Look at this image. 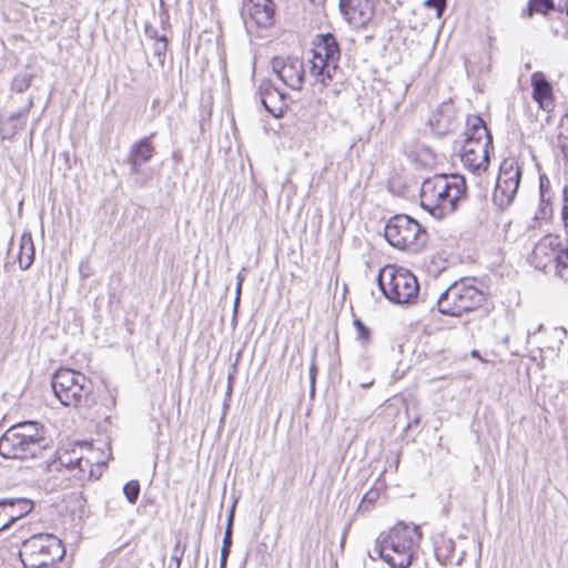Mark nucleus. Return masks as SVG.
<instances>
[{
    "label": "nucleus",
    "instance_id": "f257e3e1",
    "mask_svg": "<svg viewBox=\"0 0 568 568\" xmlns=\"http://www.w3.org/2000/svg\"><path fill=\"white\" fill-rule=\"evenodd\" d=\"M318 41L312 51L313 57L310 61V77L313 79L312 85L332 88L334 93L339 92V87L345 82V74L339 68L341 49L336 38L327 32L317 36Z\"/></svg>",
    "mask_w": 568,
    "mask_h": 568
},
{
    "label": "nucleus",
    "instance_id": "f03ea898",
    "mask_svg": "<svg viewBox=\"0 0 568 568\" xmlns=\"http://www.w3.org/2000/svg\"><path fill=\"white\" fill-rule=\"evenodd\" d=\"M420 538L418 526L397 524L377 538L374 550L390 568H409Z\"/></svg>",
    "mask_w": 568,
    "mask_h": 568
},
{
    "label": "nucleus",
    "instance_id": "7ed1b4c3",
    "mask_svg": "<svg viewBox=\"0 0 568 568\" xmlns=\"http://www.w3.org/2000/svg\"><path fill=\"white\" fill-rule=\"evenodd\" d=\"M48 447L44 427L33 420L12 425L0 437V455L8 459L34 458Z\"/></svg>",
    "mask_w": 568,
    "mask_h": 568
},
{
    "label": "nucleus",
    "instance_id": "20e7f679",
    "mask_svg": "<svg viewBox=\"0 0 568 568\" xmlns=\"http://www.w3.org/2000/svg\"><path fill=\"white\" fill-rule=\"evenodd\" d=\"M377 283L383 295L398 305H414L426 302V294L420 295L416 276L408 270L386 265L379 270Z\"/></svg>",
    "mask_w": 568,
    "mask_h": 568
},
{
    "label": "nucleus",
    "instance_id": "39448f33",
    "mask_svg": "<svg viewBox=\"0 0 568 568\" xmlns=\"http://www.w3.org/2000/svg\"><path fill=\"white\" fill-rule=\"evenodd\" d=\"M51 387L63 406L90 408L95 404L92 382L78 371L59 368L51 378Z\"/></svg>",
    "mask_w": 568,
    "mask_h": 568
},
{
    "label": "nucleus",
    "instance_id": "423d86ee",
    "mask_svg": "<svg viewBox=\"0 0 568 568\" xmlns=\"http://www.w3.org/2000/svg\"><path fill=\"white\" fill-rule=\"evenodd\" d=\"M485 302V294L466 281L453 283L439 295H434L429 302L433 310L437 306L439 313L449 316H460L463 313L477 310Z\"/></svg>",
    "mask_w": 568,
    "mask_h": 568
},
{
    "label": "nucleus",
    "instance_id": "0eeeda50",
    "mask_svg": "<svg viewBox=\"0 0 568 568\" xmlns=\"http://www.w3.org/2000/svg\"><path fill=\"white\" fill-rule=\"evenodd\" d=\"M384 236L393 247L410 252H419L428 241L426 229L406 214L392 216L385 225Z\"/></svg>",
    "mask_w": 568,
    "mask_h": 568
},
{
    "label": "nucleus",
    "instance_id": "6e6552de",
    "mask_svg": "<svg viewBox=\"0 0 568 568\" xmlns=\"http://www.w3.org/2000/svg\"><path fill=\"white\" fill-rule=\"evenodd\" d=\"M530 263L537 268L545 271L549 265H554L559 277L568 281V237L565 247L558 235L548 234L536 243Z\"/></svg>",
    "mask_w": 568,
    "mask_h": 568
},
{
    "label": "nucleus",
    "instance_id": "1a4fd4ad",
    "mask_svg": "<svg viewBox=\"0 0 568 568\" xmlns=\"http://www.w3.org/2000/svg\"><path fill=\"white\" fill-rule=\"evenodd\" d=\"M521 179V168L515 158H506L499 165L493 199L495 204L504 209L514 201Z\"/></svg>",
    "mask_w": 568,
    "mask_h": 568
},
{
    "label": "nucleus",
    "instance_id": "9d476101",
    "mask_svg": "<svg viewBox=\"0 0 568 568\" xmlns=\"http://www.w3.org/2000/svg\"><path fill=\"white\" fill-rule=\"evenodd\" d=\"M45 552L53 557H64L65 549L57 536L37 534L22 542L19 556L24 568H33L34 559Z\"/></svg>",
    "mask_w": 568,
    "mask_h": 568
},
{
    "label": "nucleus",
    "instance_id": "9b49d317",
    "mask_svg": "<svg viewBox=\"0 0 568 568\" xmlns=\"http://www.w3.org/2000/svg\"><path fill=\"white\" fill-rule=\"evenodd\" d=\"M445 180L444 187L439 191L438 201L430 214L437 219H443L457 209L458 202L466 196V182L459 174H450Z\"/></svg>",
    "mask_w": 568,
    "mask_h": 568
},
{
    "label": "nucleus",
    "instance_id": "f8f14e48",
    "mask_svg": "<svg viewBox=\"0 0 568 568\" xmlns=\"http://www.w3.org/2000/svg\"><path fill=\"white\" fill-rule=\"evenodd\" d=\"M276 77L290 89L301 90L305 80V65L302 59L291 55L274 57L271 61Z\"/></svg>",
    "mask_w": 568,
    "mask_h": 568
},
{
    "label": "nucleus",
    "instance_id": "ddd939ff",
    "mask_svg": "<svg viewBox=\"0 0 568 568\" xmlns=\"http://www.w3.org/2000/svg\"><path fill=\"white\" fill-rule=\"evenodd\" d=\"M338 9L344 20L354 28H364L375 14L374 0H339Z\"/></svg>",
    "mask_w": 568,
    "mask_h": 568
},
{
    "label": "nucleus",
    "instance_id": "4468645a",
    "mask_svg": "<svg viewBox=\"0 0 568 568\" xmlns=\"http://www.w3.org/2000/svg\"><path fill=\"white\" fill-rule=\"evenodd\" d=\"M59 462L65 466L80 481L99 479L102 475L103 468L106 465L105 459L93 460V457L80 456L75 459L71 458L68 454L61 456Z\"/></svg>",
    "mask_w": 568,
    "mask_h": 568
},
{
    "label": "nucleus",
    "instance_id": "2eb2a0df",
    "mask_svg": "<svg viewBox=\"0 0 568 568\" xmlns=\"http://www.w3.org/2000/svg\"><path fill=\"white\" fill-rule=\"evenodd\" d=\"M261 103L274 118L283 115L287 109V94L276 88L271 80H262L258 85Z\"/></svg>",
    "mask_w": 568,
    "mask_h": 568
},
{
    "label": "nucleus",
    "instance_id": "dca6fc26",
    "mask_svg": "<svg viewBox=\"0 0 568 568\" xmlns=\"http://www.w3.org/2000/svg\"><path fill=\"white\" fill-rule=\"evenodd\" d=\"M428 123L434 133L445 135L455 129V108L452 101H444L430 115Z\"/></svg>",
    "mask_w": 568,
    "mask_h": 568
},
{
    "label": "nucleus",
    "instance_id": "f3484780",
    "mask_svg": "<svg viewBox=\"0 0 568 568\" xmlns=\"http://www.w3.org/2000/svg\"><path fill=\"white\" fill-rule=\"evenodd\" d=\"M532 99L539 104L540 109L550 111L554 108L552 85L546 75L536 71L531 74Z\"/></svg>",
    "mask_w": 568,
    "mask_h": 568
},
{
    "label": "nucleus",
    "instance_id": "a211bd4d",
    "mask_svg": "<svg viewBox=\"0 0 568 568\" xmlns=\"http://www.w3.org/2000/svg\"><path fill=\"white\" fill-rule=\"evenodd\" d=\"M447 176L448 175L446 174H436L432 178L425 179L422 183L420 204L429 213L438 201L439 191L444 187L445 180H448Z\"/></svg>",
    "mask_w": 568,
    "mask_h": 568
},
{
    "label": "nucleus",
    "instance_id": "6ab92c4d",
    "mask_svg": "<svg viewBox=\"0 0 568 568\" xmlns=\"http://www.w3.org/2000/svg\"><path fill=\"white\" fill-rule=\"evenodd\" d=\"M150 136H144L132 144L128 156V163L132 173L138 174L142 164L149 162L154 153V146Z\"/></svg>",
    "mask_w": 568,
    "mask_h": 568
},
{
    "label": "nucleus",
    "instance_id": "aec40b11",
    "mask_svg": "<svg viewBox=\"0 0 568 568\" xmlns=\"http://www.w3.org/2000/svg\"><path fill=\"white\" fill-rule=\"evenodd\" d=\"M247 10L258 27L267 28L273 24L275 13L273 0H248Z\"/></svg>",
    "mask_w": 568,
    "mask_h": 568
},
{
    "label": "nucleus",
    "instance_id": "412c9836",
    "mask_svg": "<svg viewBox=\"0 0 568 568\" xmlns=\"http://www.w3.org/2000/svg\"><path fill=\"white\" fill-rule=\"evenodd\" d=\"M490 150L473 151V149H460V160L465 168L474 174L479 175L485 172L489 164Z\"/></svg>",
    "mask_w": 568,
    "mask_h": 568
},
{
    "label": "nucleus",
    "instance_id": "4be33fe9",
    "mask_svg": "<svg viewBox=\"0 0 568 568\" xmlns=\"http://www.w3.org/2000/svg\"><path fill=\"white\" fill-rule=\"evenodd\" d=\"M4 500L7 511H4L2 515L3 517L8 518V526L30 514L34 507L33 501L29 498L12 497L4 498Z\"/></svg>",
    "mask_w": 568,
    "mask_h": 568
},
{
    "label": "nucleus",
    "instance_id": "5701e85b",
    "mask_svg": "<svg viewBox=\"0 0 568 568\" xmlns=\"http://www.w3.org/2000/svg\"><path fill=\"white\" fill-rule=\"evenodd\" d=\"M34 244L31 233L24 232L20 237L18 263L21 270H28L34 261Z\"/></svg>",
    "mask_w": 568,
    "mask_h": 568
},
{
    "label": "nucleus",
    "instance_id": "b1692460",
    "mask_svg": "<svg viewBox=\"0 0 568 568\" xmlns=\"http://www.w3.org/2000/svg\"><path fill=\"white\" fill-rule=\"evenodd\" d=\"M466 126L464 141L486 140L488 136H493L486 126V123L479 115H469L467 118Z\"/></svg>",
    "mask_w": 568,
    "mask_h": 568
},
{
    "label": "nucleus",
    "instance_id": "393cba45",
    "mask_svg": "<svg viewBox=\"0 0 568 568\" xmlns=\"http://www.w3.org/2000/svg\"><path fill=\"white\" fill-rule=\"evenodd\" d=\"M34 75L31 72L22 71L18 73L12 82H11V90L17 93H22L26 90H28L32 83Z\"/></svg>",
    "mask_w": 568,
    "mask_h": 568
},
{
    "label": "nucleus",
    "instance_id": "a878e982",
    "mask_svg": "<svg viewBox=\"0 0 568 568\" xmlns=\"http://www.w3.org/2000/svg\"><path fill=\"white\" fill-rule=\"evenodd\" d=\"M555 9L552 0H529L528 16L531 17L535 12L547 14Z\"/></svg>",
    "mask_w": 568,
    "mask_h": 568
},
{
    "label": "nucleus",
    "instance_id": "bb28decb",
    "mask_svg": "<svg viewBox=\"0 0 568 568\" xmlns=\"http://www.w3.org/2000/svg\"><path fill=\"white\" fill-rule=\"evenodd\" d=\"M232 534L233 530L231 529H225L224 531L223 544L221 548L220 568H226L227 558L230 556L232 547Z\"/></svg>",
    "mask_w": 568,
    "mask_h": 568
},
{
    "label": "nucleus",
    "instance_id": "cd10ccee",
    "mask_svg": "<svg viewBox=\"0 0 568 568\" xmlns=\"http://www.w3.org/2000/svg\"><path fill=\"white\" fill-rule=\"evenodd\" d=\"M473 149V151H477V154L479 153V151H483V150H493L494 149V145H493V136H488V139L486 140H477V141H464L463 145L460 149Z\"/></svg>",
    "mask_w": 568,
    "mask_h": 568
},
{
    "label": "nucleus",
    "instance_id": "c85d7f7f",
    "mask_svg": "<svg viewBox=\"0 0 568 568\" xmlns=\"http://www.w3.org/2000/svg\"><path fill=\"white\" fill-rule=\"evenodd\" d=\"M166 50H168L166 36H161L160 38H156V41L153 44V55L158 58V61L161 67L164 65Z\"/></svg>",
    "mask_w": 568,
    "mask_h": 568
},
{
    "label": "nucleus",
    "instance_id": "c756f323",
    "mask_svg": "<svg viewBox=\"0 0 568 568\" xmlns=\"http://www.w3.org/2000/svg\"><path fill=\"white\" fill-rule=\"evenodd\" d=\"M123 494L130 504H135L140 495L138 480H130L123 486Z\"/></svg>",
    "mask_w": 568,
    "mask_h": 568
},
{
    "label": "nucleus",
    "instance_id": "7c9ffc66",
    "mask_svg": "<svg viewBox=\"0 0 568 568\" xmlns=\"http://www.w3.org/2000/svg\"><path fill=\"white\" fill-rule=\"evenodd\" d=\"M559 129L558 146L560 148L564 158L568 161V121L561 122Z\"/></svg>",
    "mask_w": 568,
    "mask_h": 568
},
{
    "label": "nucleus",
    "instance_id": "2f4dec72",
    "mask_svg": "<svg viewBox=\"0 0 568 568\" xmlns=\"http://www.w3.org/2000/svg\"><path fill=\"white\" fill-rule=\"evenodd\" d=\"M551 191H549V194L545 195V197L540 195L539 211L538 213H536L535 219H546L548 215L551 214Z\"/></svg>",
    "mask_w": 568,
    "mask_h": 568
},
{
    "label": "nucleus",
    "instance_id": "473e14b6",
    "mask_svg": "<svg viewBox=\"0 0 568 568\" xmlns=\"http://www.w3.org/2000/svg\"><path fill=\"white\" fill-rule=\"evenodd\" d=\"M354 326L357 333V339L362 342L365 346L371 343V331L369 328L359 320H354Z\"/></svg>",
    "mask_w": 568,
    "mask_h": 568
},
{
    "label": "nucleus",
    "instance_id": "72a5a7b5",
    "mask_svg": "<svg viewBox=\"0 0 568 568\" xmlns=\"http://www.w3.org/2000/svg\"><path fill=\"white\" fill-rule=\"evenodd\" d=\"M379 494L377 490L367 491L359 504L358 510H368L369 506H373Z\"/></svg>",
    "mask_w": 568,
    "mask_h": 568
},
{
    "label": "nucleus",
    "instance_id": "f704fd0d",
    "mask_svg": "<svg viewBox=\"0 0 568 568\" xmlns=\"http://www.w3.org/2000/svg\"><path fill=\"white\" fill-rule=\"evenodd\" d=\"M562 196H564V205L561 209V220L564 223L566 236L568 237V185L564 187Z\"/></svg>",
    "mask_w": 568,
    "mask_h": 568
},
{
    "label": "nucleus",
    "instance_id": "c9c22d12",
    "mask_svg": "<svg viewBox=\"0 0 568 568\" xmlns=\"http://www.w3.org/2000/svg\"><path fill=\"white\" fill-rule=\"evenodd\" d=\"M352 378L353 382L358 385V387L364 389L372 387L375 382V378L372 376L361 378L358 375L354 374Z\"/></svg>",
    "mask_w": 568,
    "mask_h": 568
},
{
    "label": "nucleus",
    "instance_id": "e433bc0d",
    "mask_svg": "<svg viewBox=\"0 0 568 568\" xmlns=\"http://www.w3.org/2000/svg\"><path fill=\"white\" fill-rule=\"evenodd\" d=\"M426 7H433L436 9L437 17L439 18L446 8V0H425Z\"/></svg>",
    "mask_w": 568,
    "mask_h": 568
},
{
    "label": "nucleus",
    "instance_id": "4c0bfd02",
    "mask_svg": "<svg viewBox=\"0 0 568 568\" xmlns=\"http://www.w3.org/2000/svg\"><path fill=\"white\" fill-rule=\"evenodd\" d=\"M550 191V181L546 175H540L539 178V193L542 197L548 195Z\"/></svg>",
    "mask_w": 568,
    "mask_h": 568
},
{
    "label": "nucleus",
    "instance_id": "58836bf2",
    "mask_svg": "<svg viewBox=\"0 0 568 568\" xmlns=\"http://www.w3.org/2000/svg\"><path fill=\"white\" fill-rule=\"evenodd\" d=\"M315 357H316V349L314 348L313 349V355H312V363L310 365V371H308V374H310V381H311V385H312V389L314 388V385H315V378H316V373H317V367H316V363H315Z\"/></svg>",
    "mask_w": 568,
    "mask_h": 568
},
{
    "label": "nucleus",
    "instance_id": "ea45409f",
    "mask_svg": "<svg viewBox=\"0 0 568 568\" xmlns=\"http://www.w3.org/2000/svg\"><path fill=\"white\" fill-rule=\"evenodd\" d=\"M7 511L6 509V500L4 498H1L0 499V531L4 530L6 528H8V518L3 517V513Z\"/></svg>",
    "mask_w": 568,
    "mask_h": 568
},
{
    "label": "nucleus",
    "instance_id": "a19ab883",
    "mask_svg": "<svg viewBox=\"0 0 568 568\" xmlns=\"http://www.w3.org/2000/svg\"><path fill=\"white\" fill-rule=\"evenodd\" d=\"M33 101H34L33 97H30L27 104L24 105V108L21 109L18 113L12 114L11 119L27 115L29 113V111L31 110V108L33 106Z\"/></svg>",
    "mask_w": 568,
    "mask_h": 568
},
{
    "label": "nucleus",
    "instance_id": "79ce46f5",
    "mask_svg": "<svg viewBox=\"0 0 568 568\" xmlns=\"http://www.w3.org/2000/svg\"><path fill=\"white\" fill-rule=\"evenodd\" d=\"M144 33L148 38L154 40V42L156 41V38L161 37L158 34V30L151 24L145 26Z\"/></svg>",
    "mask_w": 568,
    "mask_h": 568
},
{
    "label": "nucleus",
    "instance_id": "37998d69",
    "mask_svg": "<svg viewBox=\"0 0 568 568\" xmlns=\"http://www.w3.org/2000/svg\"><path fill=\"white\" fill-rule=\"evenodd\" d=\"M256 554L264 560L268 554V547L265 542H260L256 546Z\"/></svg>",
    "mask_w": 568,
    "mask_h": 568
},
{
    "label": "nucleus",
    "instance_id": "c03bdc74",
    "mask_svg": "<svg viewBox=\"0 0 568 568\" xmlns=\"http://www.w3.org/2000/svg\"><path fill=\"white\" fill-rule=\"evenodd\" d=\"M183 551H179V544L175 546L172 560L175 561V568H180L181 561H182Z\"/></svg>",
    "mask_w": 568,
    "mask_h": 568
},
{
    "label": "nucleus",
    "instance_id": "a18cd8bd",
    "mask_svg": "<svg viewBox=\"0 0 568 568\" xmlns=\"http://www.w3.org/2000/svg\"><path fill=\"white\" fill-rule=\"evenodd\" d=\"M234 509H235V504H233V506L230 509V513H229V516H227V524H226V528L225 529H231L232 530V528H233Z\"/></svg>",
    "mask_w": 568,
    "mask_h": 568
},
{
    "label": "nucleus",
    "instance_id": "49530a36",
    "mask_svg": "<svg viewBox=\"0 0 568 568\" xmlns=\"http://www.w3.org/2000/svg\"><path fill=\"white\" fill-rule=\"evenodd\" d=\"M103 453H101L102 455ZM87 457H93V460H97V459H102L100 457V453L93 448H90L89 452H88V456Z\"/></svg>",
    "mask_w": 568,
    "mask_h": 568
},
{
    "label": "nucleus",
    "instance_id": "de8ad7c7",
    "mask_svg": "<svg viewBox=\"0 0 568 568\" xmlns=\"http://www.w3.org/2000/svg\"><path fill=\"white\" fill-rule=\"evenodd\" d=\"M240 301H241V300H236V297L234 298V304H233V321H235V320H236V315H237L239 306H240Z\"/></svg>",
    "mask_w": 568,
    "mask_h": 568
},
{
    "label": "nucleus",
    "instance_id": "09e8293b",
    "mask_svg": "<svg viewBox=\"0 0 568 568\" xmlns=\"http://www.w3.org/2000/svg\"><path fill=\"white\" fill-rule=\"evenodd\" d=\"M559 7L561 11H565L568 16V0H562L559 2Z\"/></svg>",
    "mask_w": 568,
    "mask_h": 568
},
{
    "label": "nucleus",
    "instance_id": "8fccbe9b",
    "mask_svg": "<svg viewBox=\"0 0 568 568\" xmlns=\"http://www.w3.org/2000/svg\"><path fill=\"white\" fill-rule=\"evenodd\" d=\"M243 271H244V268L237 274V276H236L237 283L236 284H240V285L243 284V282H244Z\"/></svg>",
    "mask_w": 568,
    "mask_h": 568
},
{
    "label": "nucleus",
    "instance_id": "3c124183",
    "mask_svg": "<svg viewBox=\"0 0 568 568\" xmlns=\"http://www.w3.org/2000/svg\"><path fill=\"white\" fill-rule=\"evenodd\" d=\"M241 291H242V285L236 284V288H235V297H236V300H241Z\"/></svg>",
    "mask_w": 568,
    "mask_h": 568
},
{
    "label": "nucleus",
    "instance_id": "603ef678",
    "mask_svg": "<svg viewBox=\"0 0 568 568\" xmlns=\"http://www.w3.org/2000/svg\"><path fill=\"white\" fill-rule=\"evenodd\" d=\"M234 373H235V369L233 371V373H230L227 376V384H230V385H233Z\"/></svg>",
    "mask_w": 568,
    "mask_h": 568
},
{
    "label": "nucleus",
    "instance_id": "864d4df0",
    "mask_svg": "<svg viewBox=\"0 0 568 568\" xmlns=\"http://www.w3.org/2000/svg\"><path fill=\"white\" fill-rule=\"evenodd\" d=\"M470 355H471L473 357H476V358L481 359V357H480V355H479V352H478L477 349H473V351L470 352Z\"/></svg>",
    "mask_w": 568,
    "mask_h": 568
},
{
    "label": "nucleus",
    "instance_id": "5fc2aeb1",
    "mask_svg": "<svg viewBox=\"0 0 568 568\" xmlns=\"http://www.w3.org/2000/svg\"><path fill=\"white\" fill-rule=\"evenodd\" d=\"M418 424H419V417H415L414 420L408 424V427H412L413 425H418Z\"/></svg>",
    "mask_w": 568,
    "mask_h": 568
},
{
    "label": "nucleus",
    "instance_id": "6e6d98bb",
    "mask_svg": "<svg viewBox=\"0 0 568 568\" xmlns=\"http://www.w3.org/2000/svg\"><path fill=\"white\" fill-rule=\"evenodd\" d=\"M233 385L227 384L226 394L230 395L232 393Z\"/></svg>",
    "mask_w": 568,
    "mask_h": 568
},
{
    "label": "nucleus",
    "instance_id": "4d7b16f0",
    "mask_svg": "<svg viewBox=\"0 0 568 568\" xmlns=\"http://www.w3.org/2000/svg\"><path fill=\"white\" fill-rule=\"evenodd\" d=\"M173 159L178 161L180 159V154L178 152H173Z\"/></svg>",
    "mask_w": 568,
    "mask_h": 568
},
{
    "label": "nucleus",
    "instance_id": "13d9d810",
    "mask_svg": "<svg viewBox=\"0 0 568 568\" xmlns=\"http://www.w3.org/2000/svg\"><path fill=\"white\" fill-rule=\"evenodd\" d=\"M364 367L367 368L368 367V362L365 359L364 361Z\"/></svg>",
    "mask_w": 568,
    "mask_h": 568
},
{
    "label": "nucleus",
    "instance_id": "bf43d9fd",
    "mask_svg": "<svg viewBox=\"0 0 568 568\" xmlns=\"http://www.w3.org/2000/svg\"><path fill=\"white\" fill-rule=\"evenodd\" d=\"M508 339H509V336H506V337L504 338V342H505V343H507V342H508Z\"/></svg>",
    "mask_w": 568,
    "mask_h": 568
}]
</instances>
